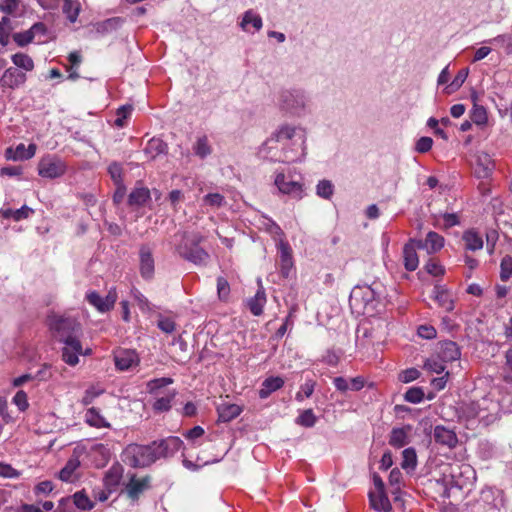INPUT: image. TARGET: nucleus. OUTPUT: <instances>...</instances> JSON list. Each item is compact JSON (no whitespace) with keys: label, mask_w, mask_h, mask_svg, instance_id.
Instances as JSON below:
<instances>
[{"label":"nucleus","mask_w":512,"mask_h":512,"mask_svg":"<svg viewBox=\"0 0 512 512\" xmlns=\"http://www.w3.org/2000/svg\"><path fill=\"white\" fill-rule=\"evenodd\" d=\"M295 137L300 141L302 155L304 157L306 154V130L288 124L280 126L271 137L265 141L262 145L261 152L266 156H270V158L275 161H295L297 158L290 156L289 151L284 147L288 141L293 140Z\"/></svg>","instance_id":"obj_1"},{"label":"nucleus","mask_w":512,"mask_h":512,"mask_svg":"<svg viewBox=\"0 0 512 512\" xmlns=\"http://www.w3.org/2000/svg\"><path fill=\"white\" fill-rule=\"evenodd\" d=\"M179 243L175 246L176 252L185 260L195 265H206L210 255L200 247L203 237L199 233L182 232L175 234Z\"/></svg>","instance_id":"obj_2"},{"label":"nucleus","mask_w":512,"mask_h":512,"mask_svg":"<svg viewBox=\"0 0 512 512\" xmlns=\"http://www.w3.org/2000/svg\"><path fill=\"white\" fill-rule=\"evenodd\" d=\"M47 321L50 330L59 342L78 339L77 334L81 326L74 318L50 315Z\"/></svg>","instance_id":"obj_3"},{"label":"nucleus","mask_w":512,"mask_h":512,"mask_svg":"<svg viewBox=\"0 0 512 512\" xmlns=\"http://www.w3.org/2000/svg\"><path fill=\"white\" fill-rule=\"evenodd\" d=\"M122 460L127 465L138 468L147 467L156 461L152 444H129L122 453Z\"/></svg>","instance_id":"obj_4"},{"label":"nucleus","mask_w":512,"mask_h":512,"mask_svg":"<svg viewBox=\"0 0 512 512\" xmlns=\"http://www.w3.org/2000/svg\"><path fill=\"white\" fill-rule=\"evenodd\" d=\"M307 103L308 98L305 92L298 89L283 90L278 97L279 108L290 115L304 114Z\"/></svg>","instance_id":"obj_5"},{"label":"nucleus","mask_w":512,"mask_h":512,"mask_svg":"<svg viewBox=\"0 0 512 512\" xmlns=\"http://www.w3.org/2000/svg\"><path fill=\"white\" fill-rule=\"evenodd\" d=\"M85 449L82 446H76L64 467L59 471L58 477L64 482H74L79 478L77 473L81 465V457L84 455Z\"/></svg>","instance_id":"obj_6"},{"label":"nucleus","mask_w":512,"mask_h":512,"mask_svg":"<svg viewBox=\"0 0 512 512\" xmlns=\"http://www.w3.org/2000/svg\"><path fill=\"white\" fill-rule=\"evenodd\" d=\"M274 184L282 194L289 195L294 199H301L304 194L303 184L295 180L290 174L277 173Z\"/></svg>","instance_id":"obj_7"},{"label":"nucleus","mask_w":512,"mask_h":512,"mask_svg":"<svg viewBox=\"0 0 512 512\" xmlns=\"http://www.w3.org/2000/svg\"><path fill=\"white\" fill-rule=\"evenodd\" d=\"M66 171V164L55 156L43 157L38 164V173L44 178L54 179L62 176Z\"/></svg>","instance_id":"obj_8"},{"label":"nucleus","mask_w":512,"mask_h":512,"mask_svg":"<svg viewBox=\"0 0 512 512\" xmlns=\"http://www.w3.org/2000/svg\"><path fill=\"white\" fill-rule=\"evenodd\" d=\"M375 299V292L370 286H356L350 294V305L358 309H363V313L369 305L372 306Z\"/></svg>","instance_id":"obj_9"},{"label":"nucleus","mask_w":512,"mask_h":512,"mask_svg":"<svg viewBox=\"0 0 512 512\" xmlns=\"http://www.w3.org/2000/svg\"><path fill=\"white\" fill-rule=\"evenodd\" d=\"M86 300L94 306L99 312L110 311L117 300V292L115 288H111L105 297H102L96 291L87 293Z\"/></svg>","instance_id":"obj_10"},{"label":"nucleus","mask_w":512,"mask_h":512,"mask_svg":"<svg viewBox=\"0 0 512 512\" xmlns=\"http://www.w3.org/2000/svg\"><path fill=\"white\" fill-rule=\"evenodd\" d=\"M153 446L156 460L161 457H169L180 450L183 444L182 440L178 437H168L160 441L151 443Z\"/></svg>","instance_id":"obj_11"},{"label":"nucleus","mask_w":512,"mask_h":512,"mask_svg":"<svg viewBox=\"0 0 512 512\" xmlns=\"http://www.w3.org/2000/svg\"><path fill=\"white\" fill-rule=\"evenodd\" d=\"M495 170V162L492 157L480 151L475 155L474 174L479 179H488Z\"/></svg>","instance_id":"obj_12"},{"label":"nucleus","mask_w":512,"mask_h":512,"mask_svg":"<svg viewBox=\"0 0 512 512\" xmlns=\"http://www.w3.org/2000/svg\"><path fill=\"white\" fill-rule=\"evenodd\" d=\"M65 345L62 349V359L65 363L70 366H75L79 362V355H88L91 353V349L83 351L82 345L79 339L70 340L63 342Z\"/></svg>","instance_id":"obj_13"},{"label":"nucleus","mask_w":512,"mask_h":512,"mask_svg":"<svg viewBox=\"0 0 512 512\" xmlns=\"http://www.w3.org/2000/svg\"><path fill=\"white\" fill-rule=\"evenodd\" d=\"M151 487V477L144 476L137 478L135 474L131 475L129 482L126 484L125 491L129 499L137 501L140 495Z\"/></svg>","instance_id":"obj_14"},{"label":"nucleus","mask_w":512,"mask_h":512,"mask_svg":"<svg viewBox=\"0 0 512 512\" xmlns=\"http://www.w3.org/2000/svg\"><path fill=\"white\" fill-rule=\"evenodd\" d=\"M26 80V74L14 67L6 69L2 77L0 78L2 87L10 89H16L22 86L26 82Z\"/></svg>","instance_id":"obj_15"},{"label":"nucleus","mask_w":512,"mask_h":512,"mask_svg":"<svg viewBox=\"0 0 512 512\" xmlns=\"http://www.w3.org/2000/svg\"><path fill=\"white\" fill-rule=\"evenodd\" d=\"M114 362L118 370L126 371L136 366L139 362V358L135 351L124 349L115 353Z\"/></svg>","instance_id":"obj_16"},{"label":"nucleus","mask_w":512,"mask_h":512,"mask_svg":"<svg viewBox=\"0 0 512 512\" xmlns=\"http://www.w3.org/2000/svg\"><path fill=\"white\" fill-rule=\"evenodd\" d=\"M140 273L143 278L151 279L154 274V259L152 249L148 245H142L139 250Z\"/></svg>","instance_id":"obj_17"},{"label":"nucleus","mask_w":512,"mask_h":512,"mask_svg":"<svg viewBox=\"0 0 512 512\" xmlns=\"http://www.w3.org/2000/svg\"><path fill=\"white\" fill-rule=\"evenodd\" d=\"M460 356V349L455 342L447 340L438 344L437 357L445 363L456 361Z\"/></svg>","instance_id":"obj_18"},{"label":"nucleus","mask_w":512,"mask_h":512,"mask_svg":"<svg viewBox=\"0 0 512 512\" xmlns=\"http://www.w3.org/2000/svg\"><path fill=\"white\" fill-rule=\"evenodd\" d=\"M416 245L418 249H426L429 254H432L442 249L444 238L440 234L430 231L425 240H416Z\"/></svg>","instance_id":"obj_19"},{"label":"nucleus","mask_w":512,"mask_h":512,"mask_svg":"<svg viewBox=\"0 0 512 512\" xmlns=\"http://www.w3.org/2000/svg\"><path fill=\"white\" fill-rule=\"evenodd\" d=\"M433 437L437 443L449 448H454L458 443L455 432L442 425H437L434 428Z\"/></svg>","instance_id":"obj_20"},{"label":"nucleus","mask_w":512,"mask_h":512,"mask_svg":"<svg viewBox=\"0 0 512 512\" xmlns=\"http://www.w3.org/2000/svg\"><path fill=\"white\" fill-rule=\"evenodd\" d=\"M123 476V467L119 464L111 466L103 478L104 487L109 493L116 491Z\"/></svg>","instance_id":"obj_21"},{"label":"nucleus","mask_w":512,"mask_h":512,"mask_svg":"<svg viewBox=\"0 0 512 512\" xmlns=\"http://www.w3.org/2000/svg\"><path fill=\"white\" fill-rule=\"evenodd\" d=\"M417 249L416 240H410L403 248L404 266L408 271L416 270L419 265Z\"/></svg>","instance_id":"obj_22"},{"label":"nucleus","mask_w":512,"mask_h":512,"mask_svg":"<svg viewBox=\"0 0 512 512\" xmlns=\"http://www.w3.org/2000/svg\"><path fill=\"white\" fill-rule=\"evenodd\" d=\"M433 293L434 299L446 312H450L454 309L453 295L444 286L436 285L434 287Z\"/></svg>","instance_id":"obj_23"},{"label":"nucleus","mask_w":512,"mask_h":512,"mask_svg":"<svg viewBox=\"0 0 512 512\" xmlns=\"http://www.w3.org/2000/svg\"><path fill=\"white\" fill-rule=\"evenodd\" d=\"M279 252H280V270L281 274L284 277H288L289 273L293 267V259L291 248L288 243L281 242L279 244Z\"/></svg>","instance_id":"obj_24"},{"label":"nucleus","mask_w":512,"mask_h":512,"mask_svg":"<svg viewBox=\"0 0 512 512\" xmlns=\"http://www.w3.org/2000/svg\"><path fill=\"white\" fill-rule=\"evenodd\" d=\"M266 304V294L262 286L259 287L256 294L247 300V307L254 316H260Z\"/></svg>","instance_id":"obj_25"},{"label":"nucleus","mask_w":512,"mask_h":512,"mask_svg":"<svg viewBox=\"0 0 512 512\" xmlns=\"http://www.w3.org/2000/svg\"><path fill=\"white\" fill-rule=\"evenodd\" d=\"M218 420L229 422L240 415L242 408L239 405L231 403H222L217 407Z\"/></svg>","instance_id":"obj_26"},{"label":"nucleus","mask_w":512,"mask_h":512,"mask_svg":"<svg viewBox=\"0 0 512 512\" xmlns=\"http://www.w3.org/2000/svg\"><path fill=\"white\" fill-rule=\"evenodd\" d=\"M369 500L376 511L388 512L391 509V503L384 491L370 492Z\"/></svg>","instance_id":"obj_27"},{"label":"nucleus","mask_w":512,"mask_h":512,"mask_svg":"<svg viewBox=\"0 0 512 512\" xmlns=\"http://www.w3.org/2000/svg\"><path fill=\"white\" fill-rule=\"evenodd\" d=\"M35 152L36 146L34 144H30L28 147L19 144L14 151L11 148L7 149L6 154L9 159L17 161L30 159L35 155Z\"/></svg>","instance_id":"obj_28"},{"label":"nucleus","mask_w":512,"mask_h":512,"mask_svg":"<svg viewBox=\"0 0 512 512\" xmlns=\"http://www.w3.org/2000/svg\"><path fill=\"white\" fill-rule=\"evenodd\" d=\"M283 385H284V380L281 377H279V376L268 377L263 381V383L261 385V388L259 390V397L261 399H266L271 393L277 391Z\"/></svg>","instance_id":"obj_29"},{"label":"nucleus","mask_w":512,"mask_h":512,"mask_svg":"<svg viewBox=\"0 0 512 512\" xmlns=\"http://www.w3.org/2000/svg\"><path fill=\"white\" fill-rule=\"evenodd\" d=\"M411 430L410 426L403 428H393L390 437L389 444L395 448H401L408 444V434Z\"/></svg>","instance_id":"obj_30"},{"label":"nucleus","mask_w":512,"mask_h":512,"mask_svg":"<svg viewBox=\"0 0 512 512\" xmlns=\"http://www.w3.org/2000/svg\"><path fill=\"white\" fill-rule=\"evenodd\" d=\"M86 423L95 428H110L111 424L100 414V411L95 408H89L85 413Z\"/></svg>","instance_id":"obj_31"},{"label":"nucleus","mask_w":512,"mask_h":512,"mask_svg":"<svg viewBox=\"0 0 512 512\" xmlns=\"http://www.w3.org/2000/svg\"><path fill=\"white\" fill-rule=\"evenodd\" d=\"M476 98L475 95H472L474 105L470 112V119L474 124L484 126L488 121L487 110L482 105L476 103Z\"/></svg>","instance_id":"obj_32"},{"label":"nucleus","mask_w":512,"mask_h":512,"mask_svg":"<svg viewBox=\"0 0 512 512\" xmlns=\"http://www.w3.org/2000/svg\"><path fill=\"white\" fill-rule=\"evenodd\" d=\"M250 24L255 31H259L262 28V18L251 9L244 13L240 26L244 31L248 32Z\"/></svg>","instance_id":"obj_33"},{"label":"nucleus","mask_w":512,"mask_h":512,"mask_svg":"<svg viewBox=\"0 0 512 512\" xmlns=\"http://www.w3.org/2000/svg\"><path fill=\"white\" fill-rule=\"evenodd\" d=\"M482 497L485 502L489 503L493 509L500 511L505 507V499L503 497L502 491L497 490L496 492L492 490L484 491L482 493Z\"/></svg>","instance_id":"obj_34"},{"label":"nucleus","mask_w":512,"mask_h":512,"mask_svg":"<svg viewBox=\"0 0 512 512\" xmlns=\"http://www.w3.org/2000/svg\"><path fill=\"white\" fill-rule=\"evenodd\" d=\"M62 11L70 23H75L81 11V4L78 0H63Z\"/></svg>","instance_id":"obj_35"},{"label":"nucleus","mask_w":512,"mask_h":512,"mask_svg":"<svg viewBox=\"0 0 512 512\" xmlns=\"http://www.w3.org/2000/svg\"><path fill=\"white\" fill-rule=\"evenodd\" d=\"M463 240L467 250L477 251L483 247L482 237L475 231L469 230L463 234Z\"/></svg>","instance_id":"obj_36"},{"label":"nucleus","mask_w":512,"mask_h":512,"mask_svg":"<svg viewBox=\"0 0 512 512\" xmlns=\"http://www.w3.org/2000/svg\"><path fill=\"white\" fill-rule=\"evenodd\" d=\"M150 198V191L145 187L135 188L128 197L129 205L141 206L144 205Z\"/></svg>","instance_id":"obj_37"},{"label":"nucleus","mask_w":512,"mask_h":512,"mask_svg":"<svg viewBox=\"0 0 512 512\" xmlns=\"http://www.w3.org/2000/svg\"><path fill=\"white\" fill-rule=\"evenodd\" d=\"M165 149L166 144L163 141L153 138L147 143V146L144 149V153L148 158L154 159L158 155L164 153Z\"/></svg>","instance_id":"obj_38"},{"label":"nucleus","mask_w":512,"mask_h":512,"mask_svg":"<svg viewBox=\"0 0 512 512\" xmlns=\"http://www.w3.org/2000/svg\"><path fill=\"white\" fill-rule=\"evenodd\" d=\"M34 210L26 205L22 206L20 209L12 210L6 209L2 211V215L4 218H13L15 221H20L22 219H27L31 214H33Z\"/></svg>","instance_id":"obj_39"},{"label":"nucleus","mask_w":512,"mask_h":512,"mask_svg":"<svg viewBox=\"0 0 512 512\" xmlns=\"http://www.w3.org/2000/svg\"><path fill=\"white\" fill-rule=\"evenodd\" d=\"M12 62L15 66L24 71H32L34 69V62L32 58L24 53H16L11 57Z\"/></svg>","instance_id":"obj_40"},{"label":"nucleus","mask_w":512,"mask_h":512,"mask_svg":"<svg viewBox=\"0 0 512 512\" xmlns=\"http://www.w3.org/2000/svg\"><path fill=\"white\" fill-rule=\"evenodd\" d=\"M193 150L195 155L202 159L210 155L212 152L211 146L209 145L206 136H202L197 139L196 143L193 146Z\"/></svg>","instance_id":"obj_41"},{"label":"nucleus","mask_w":512,"mask_h":512,"mask_svg":"<svg viewBox=\"0 0 512 512\" xmlns=\"http://www.w3.org/2000/svg\"><path fill=\"white\" fill-rule=\"evenodd\" d=\"M334 193V185L330 180L323 179L316 186V194L323 199H330Z\"/></svg>","instance_id":"obj_42"},{"label":"nucleus","mask_w":512,"mask_h":512,"mask_svg":"<svg viewBox=\"0 0 512 512\" xmlns=\"http://www.w3.org/2000/svg\"><path fill=\"white\" fill-rule=\"evenodd\" d=\"M73 502L75 506L81 510H91L94 503L89 499L84 491H78L73 495Z\"/></svg>","instance_id":"obj_43"},{"label":"nucleus","mask_w":512,"mask_h":512,"mask_svg":"<svg viewBox=\"0 0 512 512\" xmlns=\"http://www.w3.org/2000/svg\"><path fill=\"white\" fill-rule=\"evenodd\" d=\"M403 460L401 466L403 469H415L417 465V455L414 448H406L402 452Z\"/></svg>","instance_id":"obj_44"},{"label":"nucleus","mask_w":512,"mask_h":512,"mask_svg":"<svg viewBox=\"0 0 512 512\" xmlns=\"http://www.w3.org/2000/svg\"><path fill=\"white\" fill-rule=\"evenodd\" d=\"M175 395L176 393L172 392L164 397L158 398L153 404V409L157 412H166L170 410L171 403L175 398Z\"/></svg>","instance_id":"obj_45"},{"label":"nucleus","mask_w":512,"mask_h":512,"mask_svg":"<svg viewBox=\"0 0 512 512\" xmlns=\"http://www.w3.org/2000/svg\"><path fill=\"white\" fill-rule=\"evenodd\" d=\"M123 20L119 17H114L110 19H106L105 21L98 23L97 31L99 32H110L116 30L121 26Z\"/></svg>","instance_id":"obj_46"},{"label":"nucleus","mask_w":512,"mask_h":512,"mask_svg":"<svg viewBox=\"0 0 512 512\" xmlns=\"http://www.w3.org/2000/svg\"><path fill=\"white\" fill-rule=\"evenodd\" d=\"M203 203L211 207H222L226 204L225 197L220 193H209L203 197Z\"/></svg>","instance_id":"obj_47"},{"label":"nucleus","mask_w":512,"mask_h":512,"mask_svg":"<svg viewBox=\"0 0 512 512\" xmlns=\"http://www.w3.org/2000/svg\"><path fill=\"white\" fill-rule=\"evenodd\" d=\"M512 276V257L505 256L501 260L500 264V278L502 281H507Z\"/></svg>","instance_id":"obj_48"},{"label":"nucleus","mask_w":512,"mask_h":512,"mask_svg":"<svg viewBox=\"0 0 512 512\" xmlns=\"http://www.w3.org/2000/svg\"><path fill=\"white\" fill-rule=\"evenodd\" d=\"M423 398H424V391L420 387L409 388L404 395V399L407 402L414 403V404L420 403L423 400Z\"/></svg>","instance_id":"obj_49"},{"label":"nucleus","mask_w":512,"mask_h":512,"mask_svg":"<svg viewBox=\"0 0 512 512\" xmlns=\"http://www.w3.org/2000/svg\"><path fill=\"white\" fill-rule=\"evenodd\" d=\"M444 363L445 362L440 360L438 357L429 358L426 360L424 367L432 373L440 374L445 370Z\"/></svg>","instance_id":"obj_50"},{"label":"nucleus","mask_w":512,"mask_h":512,"mask_svg":"<svg viewBox=\"0 0 512 512\" xmlns=\"http://www.w3.org/2000/svg\"><path fill=\"white\" fill-rule=\"evenodd\" d=\"M503 380L512 384V348L505 354V364L503 367Z\"/></svg>","instance_id":"obj_51"},{"label":"nucleus","mask_w":512,"mask_h":512,"mask_svg":"<svg viewBox=\"0 0 512 512\" xmlns=\"http://www.w3.org/2000/svg\"><path fill=\"white\" fill-rule=\"evenodd\" d=\"M217 293L222 301H226L230 295V285L224 277L217 278Z\"/></svg>","instance_id":"obj_52"},{"label":"nucleus","mask_w":512,"mask_h":512,"mask_svg":"<svg viewBox=\"0 0 512 512\" xmlns=\"http://www.w3.org/2000/svg\"><path fill=\"white\" fill-rule=\"evenodd\" d=\"M296 422L305 427H313L316 423V416L311 409H307L300 414Z\"/></svg>","instance_id":"obj_53"},{"label":"nucleus","mask_w":512,"mask_h":512,"mask_svg":"<svg viewBox=\"0 0 512 512\" xmlns=\"http://www.w3.org/2000/svg\"><path fill=\"white\" fill-rule=\"evenodd\" d=\"M489 42L491 44L503 46L507 54H512V36L498 35L497 37L489 40Z\"/></svg>","instance_id":"obj_54"},{"label":"nucleus","mask_w":512,"mask_h":512,"mask_svg":"<svg viewBox=\"0 0 512 512\" xmlns=\"http://www.w3.org/2000/svg\"><path fill=\"white\" fill-rule=\"evenodd\" d=\"M103 392H104V390L101 389V388H98V387H95V386L89 387L85 391L84 396H83V398L81 400L82 404L85 405V406L91 404L95 400V398L100 396Z\"/></svg>","instance_id":"obj_55"},{"label":"nucleus","mask_w":512,"mask_h":512,"mask_svg":"<svg viewBox=\"0 0 512 512\" xmlns=\"http://www.w3.org/2000/svg\"><path fill=\"white\" fill-rule=\"evenodd\" d=\"M13 39L18 46L24 47V46L28 45L29 43H31L34 40V37L31 33L30 29H28L23 32L15 33L13 35Z\"/></svg>","instance_id":"obj_56"},{"label":"nucleus","mask_w":512,"mask_h":512,"mask_svg":"<svg viewBox=\"0 0 512 512\" xmlns=\"http://www.w3.org/2000/svg\"><path fill=\"white\" fill-rule=\"evenodd\" d=\"M132 109V106L124 105L117 110V118L115 119V125L117 127H123L125 125V120L130 116Z\"/></svg>","instance_id":"obj_57"},{"label":"nucleus","mask_w":512,"mask_h":512,"mask_svg":"<svg viewBox=\"0 0 512 512\" xmlns=\"http://www.w3.org/2000/svg\"><path fill=\"white\" fill-rule=\"evenodd\" d=\"M425 270L427 271V273H429L430 275H433V276H442L445 272V269L442 265H440L439 262L435 261L434 259H430L426 264H425Z\"/></svg>","instance_id":"obj_58"},{"label":"nucleus","mask_w":512,"mask_h":512,"mask_svg":"<svg viewBox=\"0 0 512 512\" xmlns=\"http://www.w3.org/2000/svg\"><path fill=\"white\" fill-rule=\"evenodd\" d=\"M108 173L116 185L122 184V167L119 163H111L108 167Z\"/></svg>","instance_id":"obj_59"},{"label":"nucleus","mask_w":512,"mask_h":512,"mask_svg":"<svg viewBox=\"0 0 512 512\" xmlns=\"http://www.w3.org/2000/svg\"><path fill=\"white\" fill-rule=\"evenodd\" d=\"M92 451L94 453L99 454V456L101 457L100 465H102V466L105 465L111 457L110 449L107 446H105L104 444H97V445L93 446Z\"/></svg>","instance_id":"obj_60"},{"label":"nucleus","mask_w":512,"mask_h":512,"mask_svg":"<svg viewBox=\"0 0 512 512\" xmlns=\"http://www.w3.org/2000/svg\"><path fill=\"white\" fill-rule=\"evenodd\" d=\"M433 145V139L431 137H421L417 140L415 150L418 153H426L431 150Z\"/></svg>","instance_id":"obj_61"},{"label":"nucleus","mask_w":512,"mask_h":512,"mask_svg":"<svg viewBox=\"0 0 512 512\" xmlns=\"http://www.w3.org/2000/svg\"><path fill=\"white\" fill-rule=\"evenodd\" d=\"M459 216L456 213H445L442 215V227L449 229L453 226L459 225Z\"/></svg>","instance_id":"obj_62"},{"label":"nucleus","mask_w":512,"mask_h":512,"mask_svg":"<svg viewBox=\"0 0 512 512\" xmlns=\"http://www.w3.org/2000/svg\"><path fill=\"white\" fill-rule=\"evenodd\" d=\"M19 5L18 0H1L0 1V10L7 14L14 13Z\"/></svg>","instance_id":"obj_63"},{"label":"nucleus","mask_w":512,"mask_h":512,"mask_svg":"<svg viewBox=\"0 0 512 512\" xmlns=\"http://www.w3.org/2000/svg\"><path fill=\"white\" fill-rule=\"evenodd\" d=\"M420 376V372L415 368L406 369L400 374V380L403 383H409L416 379H418Z\"/></svg>","instance_id":"obj_64"}]
</instances>
